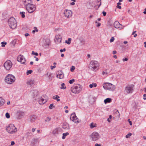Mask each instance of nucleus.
Returning a JSON list of instances; mask_svg holds the SVG:
<instances>
[{
	"mask_svg": "<svg viewBox=\"0 0 146 146\" xmlns=\"http://www.w3.org/2000/svg\"><path fill=\"white\" fill-rule=\"evenodd\" d=\"M99 64L98 61L92 60L90 63L89 68L94 71H96L99 68Z\"/></svg>",
	"mask_w": 146,
	"mask_h": 146,
	"instance_id": "f257e3e1",
	"label": "nucleus"
},
{
	"mask_svg": "<svg viewBox=\"0 0 146 146\" xmlns=\"http://www.w3.org/2000/svg\"><path fill=\"white\" fill-rule=\"evenodd\" d=\"M8 23L10 28L12 29H15L17 27V22L13 17L10 18L8 21Z\"/></svg>",
	"mask_w": 146,
	"mask_h": 146,
	"instance_id": "f03ea898",
	"label": "nucleus"
},
{
	"mask_svg": "<svg viewBox=\"0 0 146 146\" xmlns=\"http://www.w3.org/2000/svg\"><path fill=\"white\" fill-rule=\"evenodd\" d=\"M82 87V86L79 84H75L71 87L72 92L75 94H78L81 91Z\"/></svg>",
	"mask_w": 146,
	"mask_h": 146,
	"instance_id": "7ed1b4c3",
	"label": "nucleus"
},
{
	"mask_svg": "<svg viewBox=\"0 0 146 146\" xmlns=\"http://www.w3.org/2000/svg\"><path fill=\"white\" fill-rule=\"evenodd\" d=\"M5 82L8 84H11L14 82L15 80L14 76L12 74L7 75L5 78Z\"/></svg>",
	"mask_w": 146,
	"mask_h": 146,
	"instance_id": "20e7f679",
	"label": "nucleus"
},
{
	"mask_svg": "<svg viewBox=\"0 0 146 146\" xmlns=\"http://www.w3.org/2000/svg\"><path fill=\"white\" fill-rule=\"evenodd\" d=\"M104 88L106 90L113 91L115 89V86L110 83H106L103 84Z\"/></svg>",
	"mask_w": 146,
	"mask_h": 146,
	"instance_id": "39448f33",
	"label": "nucleus"
},
{
	"mask_svg": "<svg viewBox=\"0 0 146 146\" xmlns=\"http://www.w3.org/2000/svg\"><path fill=\"white\" fill-rule=\"evenodd\" d=\"M6 129L7 132L13 134L17 131V128L15 127L14 125L11 124L7 127Z\"/></svg>",
	"mask_w": 146,
	"mask_h": 146,
	"instance_id": "423d86ee",
	"label": "nucleus"
},
{
	"mask_svg": "<svg viewBox=\"0 0 146 146\" xmlns=\"http://www.w3.org/2000/svg\"><path fill=\"white\" fill-rule=\"evenodd\" d=\"M134 86L132 85H128L125 88L124 90V93L125 94L131 93L133 91Z\"/></svg>",
	"mask_w": 146,
	"mask_h": 146,
	"instance_id": "0eeeda50",
	"label": "nucleus"
},
{
	"mask_svg": "<svg viewBox=\"0 0 146 146\" xmlns=\"http://www.w3.org/2000/svg\"><path fill=\"white\" fill-rule=\"evenodd\" d=\"M26 7L28 12L30 13L33 12L35 9V5L31 3L26 6Z\"/></svg>",
	"mask_w": 146,
	"mask_h": 146,
	"instance_id": "6e6552de",
	"label": "nucleus"
},
{
	"mask_svg": "<svg viewBox=\"0 0 146 146\" xmlns=\"http://www.w3.org/2000/svg\"><path fill=\"white\" fill-rule=\"evenodd\" d=\"M12 65V62L9 60L5 62L4 64V66L5 69L8 70L11 68Z\"/></svg>",
	"mask_w": 146,
	"mask_h": 146,
	"instance_id": "1a4fd4ad",
	"label": "nucleus"
},
{
	"mask_svg": "<svg viewBox=\"0 0 146 146\" xmlns=\"http://www.w3.org/2000/svg\"><path fill=\"white\" fill-rule=\"evenodd\" d=\"M90 137L92 140L93 141H96L99 138V135L96 132H94L93 133L90 135Z\"/></svg>",
	"mask_w": 146,
	"mask_h": 146,
	"instance_id": "9d476101",
	"label": "nucleus"
},
{
	"mask_svg": "<svg viewBox=\"0 0 146 146\" xmlns=\"http://www.w3.org/2000/svg\"><path fill=\"white\" fill-rule=\"evenodd\" d=\"M72 11L69 10H65L64 13V16L67 18L70 17L72 16Z\"/></svg>",
	"mask_w": 146,
	"mask_h": 146,
	"instance_id": "9b49d317",
	"label": "nucleus"
},
{
	"mask_svg": "<svg viewBox=\"0 0 146 146\" xmlns=\"http://www.w3.org/2000/svg\"><path fill=\"white\" fill-rule=\"evenodd\" d=\"M70 119L73 121L75 123H78L79 121L78 119V118L77 116H76L75 113H72L70 116Z\"/></svg>",
	"mask_w": 146,
	"mask_h": 146,
	"instance_id": "f8f14e48",
	"label": "nucleus"
},
{
	"mask_svg": "<svg viewBox=\"0 0 146 146\" xmlns=\"http://www.w3.org/2000/svg\"><path fill=\"white\" fill-rule=\"evenodd\" d=\"M17 60L19 62H20L22 64H25L26 61L24 56L21 55H20L18 56Z\"/></svg>",
	"mask_w": 146,
	"mask_h": 146,
	"instance_id": "ddd939ff",
	"label": "nucleus"
},
{
	"mask_svg": "<svg viewBox=\"0 0 146 146\" xmlns=\"http://www.w3.org/2000/svg\"><path fill=\"white\" fill-rule=\"evenodd\" d=\"M62 36L60 35H57L55 36L54 41L57 44L60 43L62 40Z\"/></svg>",
	"mask_w": 146,
	"mask_h": 146,
	"instance_id": "4468645a",
	"label": "nucleus"
},
{
	"mask_svg": "<svg viewBox=\"0 0 146 146\" xmlns=\"http://www.w3.org/2000/svg\"><path fill=\"white\" fill-rule=\"evenodd\" d=\"M113 26L115 28L118 29H121L123 28V27L118 22H115L114 23Z\"/></svg>",
	"mask_w": 146,
	"mask_h": 146,
	"instance_id": "2eb2a0df",
	"label": "nucleus"
},
{
	"mask_svg": "<svg viewBox=\"0 0 146 146\" xmlns=\"http://www.w3.org/2000/svg\"><path fill=\"white\" fill-rule=\"evenodd\" d=\"M61 130V129L60 128H57L55 129L53 131L52 133L53 134L57 135L60 132Z\"/></svg>",
	"mask_w": 146,
	"mask_h": 146,
	"instance_id": "dca6fc26",
	"label": "nucleus"
},
{
	"mask_svg": "<svg viewBox=\"0 0 146 146\" xmlns=\"http://www.w3.org/2000/svg\"><path fill=\"white\" fill-rule=\"evenodd\" d=\"M35 83V81L34 80L30 79L27 81V85L31 86L34 84Z\"/></svg>",
	"mask_w": 146,
	"mask_h": 146,
	"instance_id": "f3484780",
	"label": "nucleus"
},
{
	"mask_svg": "<svg viewBox=\"0 0 146 146\" xmlns=\"http://www.w3.org/2000/svg\"><path fill=\"white\" fill-rule=\"evenodd\" d=\"M24 5L26 6L29 4L32 3V1L31 0H23Z\"/></svg>",
	"mask_w": 146,
	"mask_h": 146,
	"instance_id": "a211bd4d",
	"label": "nucleus"
},
{
	"mask_svg": "<svg viewBox=\"0 0 146 146\" xmlns=\"http://www.w3.org/2000/svg\"><path fill=\"white\" fill-rule=\"evenodd\" d=\"M38 103L40 104H43L46 102V100L42 98H39L38 100Z\"/></svg>",
	"mask_w": 146,
	"mask_h": 146,
	"instance_id": "6ab92c4d",
	"label": "nucleus"
},
{
	"mask_svg": "<svg viewBox=\"0 0 146 146\" xmlns=\"http://www.w3.org/2000/svg\"><path fill=\"white\" fill-rule=\"evenodd\" d=\"M62 128L65 129H70L69 124L67 123H63Z\"/></svg>",
	"mask_w": 146,
	"mask_h": 146,
	"instance_id": "aec40b11",
	"label": "nucleus"
},
{
	"mask_svg": "<svg viewBox=\"0 0 146 146\" xmlns=\"http://www.w3.org/2000/svg\"><path fill=\"white\" fill-rule=\"evenodd\" d=\"M36 118V116L35 115H33L30 117V121L31 122L34 121Z\"/></svg>",
	"mask_w": 146,
	"mask_h": 146,
	"instance_id": "412c9836",
	"label": "nucleus"
},
{
	"mask_svg": "<svg viewBox=\"0 0 146 146\" xmlns=\"http://www.w3.org/2000/svg\"><path fill=\"white\" fill-rule=\"evenodd\" d=\"M56 76L57 78H58V77H59L58 78L59 79H62L63 78L64 75L61 72L60 74L59 73L58 74H57Z\"/></svg>",
	"mask_w": 146,
	"mask_h": 146,
	"instance_id": "4be33fe9",
	"label": "nucleus"
},
{
	"mask_svg": "<svg viewBox=\"0 0 146 146\" xmlns=\"http://www.w3.org/2000/svg\"><path fill=\"white\" fill-rule=\"evenodd\" d=\"M5 102V100L2 98L0 97V106L3 105Z\"/></svg>",
	"mask_w": 146,
	"mask_h": 146,
	"instance_id": "5701e85b",
	"label": "nucleus"
},
{
	"mask_svg": "<svg viewBox=\"0 0 146 146\" xmlns=\"http://www.w3.org/2000/svg\"><path fill=\"white\" fill-rule=\"evenodd\" d=\"M52 98L54 100H56L57 102H58L60 101V99H59L60 97L57 95L53 96L52 97Z\"/></svg>",
	"mask_w": 146,
	"mask_h": 146,
	"instance_id": "b1692460",
	"label": "nucleus"
},
{
	"mask_svg": "<svg viewBox=\"0 0 146 146\" xmlns=\"http://www.w3.org/2000/svg\"><path fill=\"white\" fill-rule=\"evenodd\" d=\"M112 100L111 98H107L104 100V102L105 104L108 103H110L111 102Z\"/></svg>",
	"mask_w": 146,
	"mask_h": 146,
	"instance_id": "393cba45",
	"label": "nucleus"
},
{
	"mask_svg": "<svg viewBox=\"0 0 146 146\" xmlns=\"http://www.w3.org/2000/svg\"><path fill=\"white\" fill-rule=\"evenodd\" d=\"M32 94L34 96H36L38 94V92L36 90H33L32 91Z\"/></svg>",
	"mask_w": 146,
	"mask_h": 146,
	"instance_id": "a878e982",
	"label": "nucleus"
},
{
	"mask_svg": "<svg viewBox=\"0 0 146 146\" xmlns=\"http://www.w3.org/2000/svg\"><path fill=\"white\" fill-rule=\"evenodd\" d=\"M90 127L91 129H92L94 127H96V125L95 123H92L90 124Z\"/></svg>",
	"mask_w": 146,
	"mask_h": 146,
	"instance_id": "bb28decb",
	"label": "nucleus"
},
{
	"mask_svg": "<svg viewBox=\"0 0 146 146\" xmlns=\"http://www.w3.org/2000/svg\"><path fill=\"white\" fill-rule=\"evenodd\" d=\"M97 86V84L96 83H93L92 84L89 85V87L92 88L93 87H96Z\"/></svg>",
	"mask_w": 146,
	"mask_h": 146,
	"instance_id": "cd10ccee",
	"label": "nucleus"
},
{
	"mask_svg": "<svg viewBox=\"0 0 146 146\" xmlns=\"http://www.w3.org/2000/svg\"><path fill=\"white\" fill-rule=\"evenodd\" d=\"M69 134V133L68 132H66L65 133H63V136L62 137V139H64L66 138V136L68 135Z\"/></svg>",
	"mask_w": 146,
	"mask_h": 146,
	"instance_id": "c85d7f7f",
	"label": "nucleus"
},
{
	"mask_svg": "<svg viewBox=\"0 0 146 146\" xmlns=\"http://www.w3.org/2000/svg\"><path fill=\"white\" fill-rule=\"evenodd\" d=\"M20 14L21 15V17L23 18H24L25 17V12H21Z\"/></svg>",
	"mask_w": 146,
	"mask_h": 146,
	"instance_id": "c756f323",
	"label": "nucleus"
},
{
	"mask_svg": "<svg viewBox=\"0 0 146 146\" xmlns=\"http://www.w3.org/2000/svg\"><path fill=\"white\" fill-rule=\"evenodd\" d=\"M115 114L116 115V116L118 118H119L120 117V114L118 110H117L115 113Z\"/></svg>",
	"mask_w": 146,
	"mask_h": 146,
	"instance_id": "7c9ffc66",
	"label": "nucleus"
},
{
	"mask_svg": "<svg viewBox=\"0 0 146 146\" xmlns=\"http://www.w3.org/2000/svg\"><path fill=\"white\" fill-rule=\"evenodd\" d=\"M71 40V38H69L68 39V41L67 40L65 41V43L68 44H70Z\"/></svg>",
	"mask_w": 146,
	"mask_h": 146,
	"instance_id": "2f4dec72",
	"label": "nucleus"
},
{
	"mask_svg": "<svg viewBox=\"0 0 146 146\" xmlns=\"http://www.w3.org/2000/svg\"><path fill=\"white\" fill-rule=\"evenodd\" d=\"M61 86L60 87L61 89H65L66 88V87L64 86L65 84L64 83H62L61 84Z\"/></svg>",
	"mask_w": 146,
	"mask_h": 146,
	"instance_id": "473e14b6",
	"label": "nucleus"
},
{
	"mask_svg": "<svg viewBox=\"0 0 146 146\" xmlns=\"http://www.w3.org/2000/svg\"><path fill=\"white\" fill-rule=\"evenodd\" d=\"M33 72V70H28L27 72V74L28 75L31 74Z\"/></svg>",
	"mask_w": 146,
	"mask_h": 146,
	"instance_id": "72a5a7b5",
	"label": "nucleus"
},
{
	"mask_svg": "<svg viewBox=\"0 0 146 146\" xmlns=\"http://www.w3.org/2000/svg\"><path fill=\"white\" fill-rule=\"evenodd\" d=\"M132 135V133H129L126 135L125 137L127 138H129Z\"/></svg>",
	"mask_w": 146,
	"mask_h": 146,
	"instance_id": "f704fd0d",
	"label": "nucleus"
},
{
	"mask_svg": "<svg viewBox=\"0 0 146 146\" xmlns=\"http://www.w3.org/2000/svg\"><path fill=\"white\" fill-rule=\"evenodd\" d=\"M2 44V46L4 47L5 46V45L7 44V42H3L1 43Z\"/></svg>",
	"mask_w": 146,
	"mask_h": 146,
	"instance_id": "c9c22d12",
	"label": "nucleus"
},
{
	"mask_svg": "<svg viewBox=\"0 0 146 146\" xmlns=\"http://www.w3.org/2000/svg\"><path fill=\"white\" fill-rule=\"evenodd\" d=\"M51 119V118L49 117H47L45 119V121L46 122L49 121Z\"/></svg>",
	"mask_w": 146,
	"mask_h": 146,
	"instance_id": "e433bc0d",
	"label": "nucleus"
},
{
	"mask_svg": "<svg viewBox=\"0 0 146 146\" xmlns=\"http://www.w3.org/2000/svg\"><path fill=\"white\" fill-rule=\"evenodd\" d=\"M97 2H98V3L100 2L99 4H98L97 5L98 6V8H99L101 4V0H99H99H97Z\"/></svg>",
	"mask_w": 146,
	"mask_h": 146,
	"instance_id": "4c0bfd02",
	"label": "nucleus"
},
{
	"mask_svg": "<svg viewBox=\"0 0 146 146\" xmlns=\"http://www.w3.org/2000/svg\"><path fill=\"white\" fill-rule=\"evenodd\" d=\"M74 80L73 79H72V80H70L69 82L70 84H72L73 82H74Z\"/></svg>",
	"mask_w": 146,
	"mask_h": 146,
	"instance_id": "58836bf2",
	"label": "nucleus"
},
{
	"mask_svg": "<svg viewBox=\"0 0 146 146\" xmlns=\"http://www.w3.org/2000/svg\"><path fill=\"white\" fill-rule=\"evenodd\" d=\"M32 54L35 56H38V54L37 52H35L33 51L32 52Z\"/></svg>",
	"mask_w": 146,
	"mask_h": 146,
	"instance_id": "ea45409f",
	"label": "nucleus"
},
{
	"mask_svg": "<svg viewBox=\"0 0 146 146\" xmlns=\"http://www.w3.org/2000/svg\"><path fill=\"white\" fill-rule=\"evenodd\" d=\"M5 116L7 118H9L10 117L9 114L8 113H6Z\"/></svg>",
	"mask_w": 146,
	"mask_h": 146,
	"instance_id": "a19ab883",
	"label": "nucleus"
},
{
	"mask_svg": "<svg viewBox=\"0 0 146 146\" xmlns=\"http://www.w3.org/2000/svg\"><path fill=\"white\" fill-rule=\"evenodd\" d=\"M75 69V67L74 66H72L70 69V70L71 72H73Z\"/></svg>",
	"mask_w": 146,
	"mask_h": 146,
	"instance_id": "79ce46f5",
	"label": "nucleus"
},
{
	"mask_svg": "<svg viewBox=\"0 0 146 146\" xmlns=\"http://www.w3.org/2000/svg\"><path fill=\"white\" fill-rule=\"evenodd\" d=\"M112 115H110L109 118L107 119V121L108 122H110V119H111L112 118Z\"/></svg>",
	"mask_w": 146,
	"mask_h": 146,
	"instance_id": "37998d69",
	"label": "nucleus"
},
{
	"mask_svg": "<svg viewBox=\"0 0 146 146\" xmlns=\"http://www.w3.org/2000/svg\"><path fill=\"white\" fill-rule=\"evenodd\" d=\"M114 40V38L113 37H112L111 38V39L110 40V42H113Z\"/></svg>",
	"mask_w": 146,
	"mask_h": 146,
	"instance_id": "c03bdc74",
	"label": "nucleus"
},
{
	"mask_svg": "<svg viewBox=\"0 0 146 146\" xmlns=\"http://www.w3.org/2000/svg\"><path fill=\"white\" fill-rule=\"evenodd\" d=\"M48 78H49V77L51 76L52 75V74L51 73H48V72L46 74Z\"/></svg>",
	"mask_w": 146,
	"mask_h": 146,
	"instance_id": "a18cd8bd",
	"label": "nucleus"
},
{
	"mask_svg": "<svg viewBox=\"0 0 146 146\" xmlns=\"http://www.w3.org/2000/svg\"><path fill=\"white\" fill-rule=\"evenodd\" d=\"M53 106V104H50V106H49V108L50 109H52V107Z\"/></svg>",
	"mask_w": 146,
	"mask_h": 146,
	"instance_id": "49530a36",
	"label": "nucleus"
},
{
	"mask_svg": "<svg viewBox=\"0 0 146 146\" xmlns=\"http://www.w3.org/2000/svg\"><path fill=\"white\" fill-rule=\"evenodd\" d=\"M33 141L34 142L37 143L38 141V139H34Z\"/></svg>",
	"mask_w": 146,
	"mask_h": 146,
	"instance_id": "de8ad7c7",
	"label": "nucleus"
},
{
	"mask_svg": "<svg viewBox=\"0 0 146 146\" xmlns=\"http://www.w3.org/2000/svg\"><path fill=\"white\" fill-rule=\"evenodd\" d=\"M107 74H108V72L106 71V72L103 71L102 72V74L103 75H105V74L107 75Z\"/></svg>",
	"mask_w": 146,
	"mask_h": 146,
	"instance_id": "09e8293b",
	"label": "nucleus"
},
{
	"mask_svg": "<svg viewBox=\"0 0 146 146\" xmlns=\"http://www.w3.org/2000/svg\"><path fill=\"white\" fill-rule=\"evenodd\" d=\"M66 51V49L65 48H64L63 49H60V52H62L63 51Z\"/></svg>",
	"mask_w": 146,
	"mask_h": 146,
	"instance_id": "8fccbe9b",
	"label": "nucleus"
},
{
	"mask_svg": "<svg viewBox=\"0 0 146 146\" xmlns=\"http://www.w3.org/2000/svg\"><path fill=\"white\" fill-rule=\"evenodd\" d=\"M122 60H123V62L125 61H127L128 60V59L127 58H123L122 59Z\"/></svg>",
	"mask_w": 146,
	"mask_h": 146,
	"instance_id": "3c124183",
	"label": "nucleus"
},
{
	"mask_svg": "<svg viewBox=\"0 0 146 146\" xmlns=\"http://www.w3.org/2000/svg\"><path fill=\"white\" fill-rule=\"evenodd\" d=\"M56 67V66L55 65H54V66H50V68L51 70H52L54 68Z\"/></svg>",
	"mask_w": 146,
	"mask_h": 146,
	"instance_id": "603ef678",
	"label": "nucleus"
},
{
	"mask_svg": "<svg viewBox=\"0 0 146 146\" xmlns=\"http://www.w3.org/2000/svg\"><path fill=\"white\" fill-rule=\"evenodd\" d=\"M143 96L144 97L143 99L144 100H146V94H143Z\"/></svg>",
	"mask_w": 146,
	"mask_h": 146,
	"instance_id": "864d4df0",
	"label": "nucleus"
},
{
	"mask_svg": "<svg viewBox=\"0 0 146 146\" xmlns=\"http://www.w3.org/2000/svg\"><path fill=\"white\" fill-rule=\"evenodd\" d=\"M38 31V29H36V30L34 29L32 31V33H34L35 32V31L37 32Z\"/></svg>",
	"mask_w": 146,
	"mask_h": 146,
	"instance_id": "5fc2aeb1",
	"label": "nucleus"
},
{
	"mask_svg": "<svg viewBox=\"0 0 146 146\" xmlns=\"http://www.w3.org/2000/svg\"><path fill=\"white\" fill-rule=\"evenodd\" d=\"M102 13L103 14L104 16H106V12L104 11L102 12Z\"/></svg>",
	"mask_w": 146,
	"mask_h": 146,
	"instance_id": "6e6d98bb",
	"label": "nucleus"
},
{
	"mask_svg": "<svg viewBox=\"0 0 146 146\" xmlns=\"http://www.w3.org/2000/svg\"><path fill=\"white\" fill-rule=\"evenodd\" d=\"M101 25V23H98V25H97L96 27H100Z\"/></svg>",
	"mask_w": 146,
	"mask_h": 146,
	"instance_id": "4d7b16f0",
	"label": "nucleus"
},
{
	"mask_svg": "<svg viewBox=\"0 0 146 146\" xmlns=\"http://www.w3.org/2000/svg\"><path fill=\"white\" fill-rule=\"evenodd\" d=\"M14 144H15L14 142L13 141H12L11 142V145H14Z\"/></svg>",
	"mask_w": 146,
	"mask_h": 146,
	"instance_id": "13d9d810",
	"label": "nucleus"
},
{
	"mask_svg": "<svg viewBox=\"0 0 146 146\" xmlns=\"http://www.w3.org/2000/svg\"><path fill=\"white\" fill-rule=\"evenodd\" d=\"M117 7L119 9H121V7L119 5H117Z\"/></svg>",
	"mask_w": 146,
	"mask_h": 146,
	"instance_id": "bf43d9fd",
	"label": "nucleus"
},
{
	"mask_svg": "<svg viewBox=\"0 0 146 146\" xmlns=\"http://www.w3.org/2000/svg\"><path fill=\"white\" fill-rule=\"evenodd\" d=\"M117 52L115 50H114L113 51V54H115Z\"/></svg>",
	"mask_w": 146,
	"mask_h": 146,
	"instance_id": "052dcab7",
	"label": "nucleus"
},
{
	"mask_svg": "<svg viewBox=\"0 0 146 146\" xmlns=\"http://www.w3.org/2000/svg\"><path fill=\"white\" fill-rule=\"evenodd\" d=\"M75 3L74 2H72L70 3V5H75Z\"/></svg>",
	"mask_w": 146,
	"mask_h": 146,
	"instance_id": "680f3d73",
	"label": "nucleus"
},
{
	"mask_svg": "<svg viewBox=\"0 0 146 146\" xmlns=\"http://www.w3.org/2000/svg\"><path fill=\"white\" fill-rule=\"evenodd\" d=\"M95 146H101V145H100V144H99L96 143L95 144Z\"/></svg>",
	"mask_w": 146,
	"mask_h": 146,
	"instance_id": "e2e57ef3",
	"label": "nucleus"
},
{
	"mask_svg": "<svg viewBox=\"0 0 146 146\" xmlns=\"http://www.w3.org/2000/svg\"><path fill=\"white\" fill-rule=\"evenodd\" d=\"M35 130H36V128H33L32 130V132H34V131H35Z\"/></svg>",
	"mask_w": 146,
	"mask_h": 146,
	"instance_id": "0e129e2a",
	"label": "nucleus"
},
{
	"mask_svg": "<svg viewBox=\"0 0 146 146\" xmlns=\"http://www.w3.org/2000/svg\"><path fill=\"white\" fill-rule=\"evenodd\" d=\"M29 35V33H25V35L26 36H28Z\"/></svg>",
	"mask_w": 146,
	"mask_h": 146,
	"instance_id": "69168bd1",
	"label": "nucleus"
},
{
	"mask_svg": "<svg viewBox=\"0 0 146 146\" xmlns=\"http://www.w3.org/2000/svg\"><path fill=\"white\" fill-rule=\"evenodd\" d=\"M145 11L143 12V13L145 14H146V8H145Z\"/></svg>",
	"mask_w": 146,
	"mask_h": 146,
	"instance_id": "338daca9",
	"label": "nucleus"
},
{
	"mask_svg": "<svg viewBox=\"0 0 146 146\" xmlns=\"http://www.w3.org/2000/svg\"><path fill=\"white\" fill-rule=\"evenodd\" d=\"M144 44H145L144 47L145 48H146V42H144Z\"/></svg>",
	"mask_w": 146,
	"mask_h": 146,
	"instance_id": "774afa93",
	"label": "nucleus"
}]
</instances>
